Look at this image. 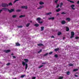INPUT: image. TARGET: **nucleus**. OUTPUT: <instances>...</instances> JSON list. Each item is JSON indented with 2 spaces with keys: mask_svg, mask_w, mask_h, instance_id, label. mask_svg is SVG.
<instances>
[{
  "mask_svg": "<svg viewBox=\"0 0 79 79\" xmlns=\"http://www.w3.org/2000/svg\"><path fill=\"white\" fill-rule=\"evenodd\" d=\"M2 10H4V11H8L10 12V13H11V12H13V11H15V9H11L10 10L6 8H4L2 9Z\"/></svg>",
  "mask_w": 79,
  "mask_h": 79,
  "instance_id": "1",
  "label": "nucleus"
},
{
  "mask_svg": "<svg viewBox=\"0 0 79 79\" xmlns=\"http://www.w3.org/2000/svg\"><path fill=\"white\" fill-rule=\"evenodd\" d=\"M22 64L23 65V66H26L25 67V69H27V67L28 66L27 65V64H26V63L24 62L23 61H22Z\"/></svg>",
  "mask_w": 79,
  "mask_h": 79,
  "instance_id": "2",
  "label": "nucleus"
},
{
  "mask_svg": "<svg viewBox=\"0 0 79 79\" xmlns=\"http://www.w3.org/2000/svg\"><path fill=\"white\" fill-rule=\"evenodd\" d=\"M2 6L3 7H5L6 6H8V5L7 4L2 3Z\"/></svg>",
  "mask_w": 79,
  "mask_h": 79,
  "instance_id": "3",
  "label": "nucleus"
},
{
  "mask_svg": "<svg viewBox=\"0 0 79 79\" xmlns=\"http://www.w3.org/2000/svg\"><path fill=\"white\" fill-rule=\"evenodd\" d=\"M71 38H73V37H74V33L73 31H72L71 32Z\"/></svg>",
  "mask_w": 79,
  "mask_h": 79,
  "instance_id": "4",
  "label": "nucleus"
},
{
  "mask_svg": "<svg viewBox=\"0 0 79 79\" xmlns=\"http://www.w3.org/2000/svg\"><path fill=\"white\" fill-rule=\"evenodd\" d=\"M55 19V17H51L48 18L49 20H53Z\"/></svg>",
  "mask_w": 79,
  "mask_h": 79,
  "instance_id": "5",
  "label": "nucleus"
},
{
  "mask_svg": "<svg viewBox=\"0 0 79 79\" xmlns=\"http://www.w3.org/2000/svg\"><path fill=\"white\" fill-rule=\"evenodd\" d=\"M4 52H5L6 53H9V52H10V50H5Z\"/></svg>",
  "mask_w": 79,
  "mask_h": 79,
  "instance_id": "6",
  "label": "nucleus"
},
{
  "mask_svg": "<svg viewBox=\"0 0 79 79\" xmlns=\"http://www.w3.org/2000/svg\"><path fill=\"white\" fill-rule=\"evenodd\" d=\"M22 8H24L25 9H27V6H22Z\"/></svg>",
  "mask_w": 79,
  "mask_h": 79,
  "instance_id": "7",
  "label": "nucleus"
},
{
  "mask_svg": "<svg viewBox=\"0 0 79 79\" xmlns=\"http://www.w3.org/2000/svg\"><path fill=\"white\" fill-rule=\"evenodd\" d=\"M61 23L62 24H64L65 23H66V22L64 20L62 21Z\"/></svg>",
  "mask_w": 79,
  "mask_h": 79,
  "instance_id": "8",
  "label": "nucleus"
},
{
  "mask_svg": "<svg viewBox=\"0 0 79 79\" xmlns=\"http://www.w3.org/2000/svg\"><path fill=\"white\" fill-rule=\"evenodd\" d=\"M43 7H44L43 6H40L39 7H38V9H41V8H43Z\"/></svg>",
  "mask_w": 79,
  "mask_h": 79,
  "instance_id": "9",
  "label": "nucleus"
},
{
  "mask_svg": "<svg viewBox=\"0 0 79 79\" xmlns=\"http://www.w3.org/2000/svg\"><path fill=\"white\" fill-rule=\"evenodd\" d=\"M39 3L40 5H44V2L41 1H40V2Z\"/></svg>",
  "mask_w": 79,
  "mask_h": 79,
  "instance_id": "10",
  "label": "nucleus"
},
{
  "mask_svg": "<svg viewBox=\"0 0 79 79\" xmlns=\"http://www.w3.org/2000/svg\"><path fill=\"white\" fill-rule=\"evenodd\" d=\"M74 6H75L74 5H73L71 6V7L72 9H73V10H74V8H73V7H74Z\"/></svg>",
  "mask_w": 79,
  "mask_h": 79,
  "instance_id": "11",
  "label": "nucleus"
},
{
  "mask_svg": "<svg viewBox=\"0 0 79 79\" xmlns=\"http://www.w3.org/2000/svg\"><path fill=\"white\" fill-rule=\"evenodd\" d=\"M24 61H25L26 63H27L28 62L29 60L27 59H24Z\"/></svg>",
  "mask_w": 79,
  "mask_h": 79,
  "instance_id": "12",
  "label": "nucleus"
},
{
  "mask_svg": "<svg viewBox=\"0 0 79 79\" xmlns=\"http://www.w3.org/2000/svg\"><path fill=\"white\" fill-rule=\"evenodd\" d=\"M67 1H68L69 2H70V3H74V1H70L69 0H67Z\"/></svg>",
  "mask_w": 79,
  "mask_h": 79,
  "instance_id": "13",
  "label": "nucleus"
},
{
  "mask_svg": "<svg viewBox=\"0 0 79 79\" xmlns=\"http://www.w3.org/2000/svg\"><path fill=\"white\" fill-rule=\"evenodd\" d=\"M78 70H79V69H75L73 70V71H74V72H75V71H77Z\"/></svg>",
  "mask_w": 79,
  "mask_h": 79,
  "instance_id": "14",
  "label": "nucleus"
},
{
  "mask_svg": "<svg viewBox=\"0 0 79 79\" xmlns=\"http://www.w3.org/2000/svg\"><path fill=\"white\" fill-rule=\"evenodd\" d=\"M16 44L17 46H20V44H19L18 43H16Z\"/></svg>",
  "mask_w": 79,
  "mask_h": 79,
  "instance_id": "15",
  "label": "nucleus"
},
{
  "mask_svg": "<svg viewBox=\"0 0 79 79\" xmlns=\"http://www.w3.org/2000/svg\"><path fill=\"white\" fill-rule=\"evenodd\" d=\"M66 31H69V28L68 27H66Z\"/></svg>",
  "mask_w": 79,
  "mask_h": 79,
  "instance_id": "16",
  "label": "nucleus"
},
{
  "mask_svg": "<svg viewBox=\"0 0 79 79\" xmlns=\"http://www.w3.org/2000/svg\"><path fill=\"white\" fill-rule=\"evenodd\" d=\"M13 4H12V3L11 2L9 3L8 6H12Z\"/></svg>",
  "mask_w": 79,
  "mask_h": 79,
  "instance_id": "17",
  "label": "nucleus"
},
{
  "mask_svg": "<svg viewBox=\"0 0 79 79\" xmlns=\"http://www.w3.org/2000/svg\"><path fill=\"white\" fill-rule=\"evenodd\" d=\"M60 10H61V9L60 8H59L58 9L56 10V11H57V12H59V11H60Z\"/></svg>",
  "mask_w": 79,
  "mask_h": 79,
  "instance_id": "18",
  "label": "nucleus"
},
{
  "mask_svg": "<svg viewBox=\"0 0 79 79\" xmlns=\"http://www.w3.org/2000/svg\"><path fill=\"white\" fill-rule=\"evenodd\" d=\"M66 20H67V21H69L71 20V19H70V18H67Z\"/></svg>",
  "mask_w": 79,
  "mask_h": 79,
  "instance_id": "19",
  "label": "nucleus"
},
{
  "mask_svg": "<svg viewBox=\"0 0 79 79\" xmlns=\"http://www.w3.org/2000/svg\"><path fill=\"white\" fill-rule=\"evenodd\" d=\"M63 5V3L61 2L60 4V8H61V7Z\"/></svg>",
  "mask_w": 79,
  "mask_h": 79,
  "instance_id": "20",
  "label": "nucleus"
},
{
  "mask_svg": "<svg viewBox=\"0 0 79 79\" xmlns=\"http://www.w3.org/2000/svg\"><path fill=\"white\" fill-rule=\"evenodd\" d=\"M61 32H58V35H61Z\"/></svg>",
  "mask_w": 79,
  "mask_h": 79,
  "instance_id": "21",
  "label": "nucleus"
},
{
  "mask_svg": "<svg viewBox=\"0 0 79 79\" xmlns=\"http://www.w3.org/2000/svg\"><path fill=\"white\" fill-rule=\"evenodd\" d=\"M41 19H40V18H37L36 20L37 21H40Z\"/></svg>",
  "mask_w": 79,
  "mask_h": 79,
  "instance_id": "22",
  "label": "nucleus"
},
{
  "mask_svg": "<svg viewBox=\"0 0 79 79\" xmlns=\"http://www.w3.org/2000/svg\"><path fill=\"white\" fill-rule=\"evenodd\" d=\"M59 48H56V49H55L54 50L55 51H56H56H58V50H59Z\"/></svg>",
  "mask_w": 79,
  "mask_h": 79,
  "instance_id": "23",
  "label": "nucleus"
},
{
  "mask_svg": "<svg viewBox=\"0 0 79 79\" xmlns=\"http://www.w3.org/2000/svg\"><path fill=\"white\" fill-rule=\"evenodd\" d=\"M51 14H52V12H49L46 14V15H50Z\"/></svg>",
  "mask_w": 79,
  "mask_h": 79,
  "instance_id": "24",
  "label": "nucleus"
},
{
  "mask_svg": "<svg viewBox=\"0 0 79 79\" xmlns=\"http://www.w3.org/2000/svg\"><path fill=\"white\" fill-rule=\"evenodd\" d=\"M41 31H43V30H44V27H41Z\"/></svg>",
  "mask_w": 79,
  "mask_h": 79,
  "instance_id": "25",
  "label": "nucleus"
},
{
  "mask_svg": "<svg viewBox=\"0 0 79 79\" xmlns=\"http://www.w3.org/2000/svg\"><path fill=\"white\" fill-rule=\"evenodd\" d=\"M38 46H42L43 45V44H38Z\"/></svg>",
  "mask_w": 79,
  "mask_h": 79,
  "instance_id": "26",
  "label": "nucleus"
},
{
  "mask_svg": "<svg viewBox=\"0 0 79 79\" xmlns=\"http://www.w3.org/2000/svg\"><path fill=\"white\" fill-rule=\"evenodd\" d=\"M24 16H25L24 15H22L19 16V18H22V17H24Z\"/></svg>",
  "mask_w": 79,
  "mask_h": 79,
  "instance_id": "27",
  "label": "nucleus"
},
{
  "mask_svg": "<svg viewBox=\"0 0 79 79\" xmlns=\"http://www.w3.org/2000/svg\"><path fill=\"white\" fill-rule=\"evenodd\" d=\"M35 26H36V27H37V26H39V25L38 24H35Z\"/></svg>",
  "mask_w": 79,
  "mask_h": 79,
  "instance_id": "28",
  "label": "nucleus"
},
{
  "mask_svg": "<svg viewBox=\"0 0 79 79\" xmlns=\"http://www.w3.org/2000/svg\"><path fill=\"white\" fill-rule=\"evenodd\" d=\"M69 66H73V64H69Z\"/></svg>",
  "mask_w": 79,
  "mask_h": 79,
  "instance_id": "29",
  "label": "nucleus"
},
{
  "mask_svg": "<svg viewBox=\"0 0 79 79\" xmlns=\"http://www.w3.org/2000/svg\"><path fill=\"white\" fill-rule=\"evenodd\" d=\"M29 25H30V23H28L26 25V26L27 27H28Z\"/></svg>",
  "mask_w": 79,
  "mask_h": 79,
  "instance_id": "30",
  "label": "nucleus"
},
{
  "mask_svg": "<svg viewBox=\"0 0 79 79\" xmlns=\"http://www.w3.org/2000/svg\"><path fill=\"white\" fill-rule=\"evenodd\" d=\"M70 73L69 72H67V75H69L70 74Z\"/></svg>",
  "mask_w": 79,
  "mask_h": 79,
  "instance_id": "31",
  "label": "nucleus"
},
{
  "mask_svg": "<svg viewBox=\"0 0 79 79\" xmlns=\"http://www.w3.org/2000/svg\"><path fill=\"white\" fill-rule=\"evenodd\" d=\"M18 27L19 28H21L23 27V26H18Z\"/></svg>",
  "mask_w": 79,
  "mask_h": 79,
  "instance_id": "32",
  "label": "nucleus"
},
{
  "mask_svg": "<svg viewBox=\"0 0 79 79\" xmlns=\"http://www.w3.org/2000/svg\"><path fill=\"white\" fill-rule=\"evenodd\" d=\"M48 53H46L45 54H44V56H47V55H48Z\"/></svg>",
  "mask_w": 79,
  "mask_h": 79,
  "instance_id": "33",
  "label": "nucleus"
},
{
  "mask_svg": "<svg viewBox=\"0 0 79 79\" xmlns=\"http://www.w3.org/2000/svg\"><path fill=\"white\" fill-rule=\"evenodd\" d=\"M12 17H13V18H16V15H14L12 16Z\"/></svg>",
  "mask_w": 79,
  "mask_h": 79,
  "instance_id": "34",
  "label": "nucleus"
},
{
  "mask_svg": "<svg viewBox=\"0 0 79 79\" xmlns=\"http://www.w3.org/2000/svg\"><path fill=\"white\" fill-rule=\"evenodd\" d=\"M53 53V52H49V55H51V54H52V53Z\"/></svg>",
  "mask_w": 79,
  "mask_h": 79,
  "instance_id": "35",
  "label": "nucleus"
},
{
  "mask_svg": "<svg viewBox=\"0 0 79 79\" xmlns=\"http://www.w3.org/2000/svg\"><path fill=\"white\" fill-rule=\"evenodd\" d=\"M58 0H56L55 1V2L56 3H57V2H58Z\"/></svg>",
  "mask_w": 79,
  "mask_h": 79,
  "instance_id": "36",
  "label": "nucleus"
},
{
  "mask_svg": "<svg viewBox=\"0 0 79 79\" xmlns=\"http://www.w3.org/2000/svg\"><path fill=\"white\" fill-rule=\"evenodd\" d=\"M35 78H36V77H32V79H35Z\"/></svg>",
  "mask_w": 79,
  "mask_h": 79,
  "instance_id": "37",
  "label": "nucleus"
},
{
  "mask_svg": "<svg viewBox=\"0 0 79 79\" xmlns=\"http://www.w3.org/2000/svg\"><path fill=\"white\" fill-rule=\"evenodd\" d=\"M25 76V75H22L21 76V77L23 78Z\"/></svg>",
  "mask_w": 79,
  "mask_h": 79,
  "instance_id": "38",
  "label": "nucleus"
},
{
  "mask_svg": "<svg viewBox=\"0 0 79 79\" xmlns=\"http://www.w3.org/2000/svg\"><path fill=\"white\" fill-rule=\"evenodd\" d=\"M43 66V65H41L39 67V68H42Z\"/></svg>",
  "mask_w": 79,
  "mask_h": 79,
  "instance_id": "39",
  "label": "nucleus"
},
{
  "mask_svg": "<svg viewBox=\"0 0 79 79\" xmlns=\"http://www.w3.org/2000/svg\"><path fill=\"white\" fill-rule=\"evenodd\" d=\"M59 6H60L59 5V4H57V6H56V8H58V7H59Z\"/></svg>",
  "mask_w": 79,
  "mask_h": 79,
  "instance_id": "40",
  "label": "nucleus"
},
{
  "mask_svg": "<svg viewBox=\"0 0 79 79\" xmlns=\"http://www.w3.org/2000/svg\"><path fill=\"white\" fill-rule=\"evenodd\" d=\"M18 1H19V0H15V1H14V3L16 2H18Z\"/></svg>",
  "mask_w": 79,
  "mask_h": 79,
  "instance_id": "41",
  "label": "nucleus"
},
{
  "mask_svg": "<svg viewBox=\"0 0 79 79\" xmlns=\"http://www.w3.org/2000/svg\"><path fill=\"white\" fill-rule=\"evenodd\" d=\"M55 57H56V58H57V57H58V55H55Z\"/></svg>",
  "mask_w": 79,
  "mask_h": 79,
  "instance_id": "42",
  "label": "nucleus"
},
{
  "mask_svg": "<svg viewBox=\"0 0 79 79\" xmlns=\"http://www.w3.org/2000/svg\"><path fill=\"white\" fill-rule=\"evenodd\" d=\"M38 23H40V24H41L42 23V21L41 22H38Z\"/></svg>",
  "mask_w": 79,
  "mask_h": 79,
  "instance_id": "43",
  "label": "nucleus"
},
{
  "mask_svg": "<svg viewBox=\"0 0 79 79\" xmlns=\"http://www.w3.org/2000/svg\"><path fill=\"white\" fill-rule=\"evenodd\" d=\"M10 63H8V64H6V65H7V66H8V65H10Z\"/></svg>",
  "mask_w": 79,
  "mask_h": 79,
  "instance_id": "44",
  "label": "nucleus"
},
{
  "mask_svg": "<svg viewBox=\"0 0 79 79\" xmlns=\"http://www.w3.org/2000/svg\"><path fill=\"white\" fill-rule=\"evenodd\" d=\"M21 11L20 10H16V11Z\"/></svg>",
  "mask_w": 79,
  "mask_h": 79,
  "instance_id": "45",
  "label": "nucleus"
},
{
  "mask_svg": "<svg viewBox=\"0 0 79 79\" xmlns=\"http://www.w3.org/2000/svg\"><path fill=\"white\" fill-rule=\"evenodd\" d=\"M76 39H79V37H76Z\"/></svg>",
  "mask_w": 79,
  "mask_h": 79,
  "instance_id": "46",
  "label": "nucleus"
},
{
  "mask_svg": "<svg viewBox=\"0 0 79 79\" xmlns=\"http://www.w3.org/2000/svg\"><path fill=\"white\" fill-rule=\"evenodd\" d=\"M42 52V50H40V51L38 52V53H40V52Z\"/></svg>",
  "mask_w": 79,
  "mask_h": 79,
  "instance_id": "47",
  "label": "nucleus"
},
{
  "mask_svg": "<svg viewBox=\"0 0 79 79\" xmlns=\"http://www.w3.org/2000/svg\"><path fill=\"white\" fill-rule=\"evenodd\" d=\"M13 58H16V57L15 56H13Z\"/></svg>",
  "mask_w": 79,
  "mask_h": 79,
  "instance_id": "48",
  "label": "nucleus"
},
{
  "mask_svg": "<svg viewBox=\"0 0 79 79\" xmlns=\"http://www.w3.org/2000/svg\"><path fill=\"white\" fill-rule=\"evenodd\" d=\"M61 14H65V13H64V12H63L61 13Z\"/></svg>",
  "mask_w": 79,
  "mask_h": 79,
  "instance_id": "49",
  "label": "nucleus"
},
{
  "mask_svg": "<svg viewBox=\"0 0 79 79\" xmlns=\"http://www.w3.org/2000/svg\"><path fill=\"white\" fill-rule=\"evenodd\" d=\"M51 38H54V36H51Z\"/></svg>",
  "mask_w": 79,
  "mask_h": 79,
  "instance_id": "50",
  "label": "nucleus"
},
{
  "mask_svg": "<svg viewBox=\"0 0 79 79\" xmlns=\"http://www.w3.org/2000/svg\"><path fill=\"white\" fill-rule=\"evenodd\" d=\"M77 3L78 4H79V1H78L77 2Z\"/></svg>",
  "mask_w": 79,
  "mask_h": 79,
  "instance_id": "51",
  "label": "nucleus"
},
{
  "mask_svg": "<svg viewBox=\"0 0 79 79\" xmlns=\"http://www.w3.org/2000/svg\"><path fill=\"white\" fill-rule=\"evenodd\" d=\"M2 11V10H0V13H1V11Z\"/></svg>",
  "mask_w": 79,
  "mask_h": 79,
  "instance_id": "52",
  "label": "nucleus"
},
{
  "mask_svg": "<svg viewBox=\"0 0 79 79\" xmlns=\"http://www.w3.org/2000/svg\"><path fill=\"white\" fill-rule=\"evenodd\" d=\"M58 15H59V14H57V16H58Z\"/></svg>",
  "mask_w": 79,
  "mask_h": 79,
  "instance_id": "53",
  "label": "nucleus"
},
{
  "mask_svg": "<svg viewBox=\"0 0 79 79\" xmlns=\"http://www.w3.org/2000/svg\"><path fill=\"white\" fill-rule=\"evenodd\" d=\"M75 76L76 77H77V75H75Z\"/></svg>",
  "mask_w": 79,
  "mask_h": 79,
  "instance_id": "54",
  "label": "nucleus"
},
{
  "mask_svg": "<svg viewBox=\"0 0 79 79\" xmlns=\"http://www.w3.org/2000/svg\"><path fill=\"white\" fill-rule=\"evenodd\" d=\"M64 39H65V38L64 37L63 38V40H64Z\"/></svg>",
  "mask_w": 79,
  "mask_h": 79,
  "instance_id": "55",
  "label": "nucleus"
},
{
  "mask_svg": "<svg viewBox=\"0 0 79 79\" xmlns=\"http://www.w3.org/2000/svg\"><path fill=\"white\" fill-rule=\"evenodd\" d=\"M30 23H32V21H30Z\"/></svg>",
  "mask_w": 79,
  "mask_h": 79,
  "instance_id": "56",
  "label": "nucleus"
},
{
  "mask_svg": "<svg viewBox=\"0 0 79 79\" xmlns=\"http://www.w3.org/2000/svg\"><path fill=\"white\" fill-rule=\"evenodd\" d=\"M13 79H16V78H13Z\"/></svg>",
  "mask_w": 79,
  "mask_h": 79,
  "instance_id": "57",
  "label": "nucleus"
},
{
  "mask_svg": "<svg viewBox=\"0 0 79 79\" xmlns=\"http://www.w3.org/2000/svg\"><path fill=\"white\" fill-rule=\"evenodd\" d=\"M12 55H13V54H12Z\"/></svg>",
  "mask_w": 79,
  "mask_h": 79,
  "instance_id": "58",
  "label": "nucleus"
},
{
  "mask_svg": "<svg viewBox=\"0 0 79 79\" xmlns=\"http://www.w3.org/2000/svg\"><path fill=\"white\" fill-rule=\"evenodd\" d=\"M28 0L29 1V0Z\"/></svg>",
  "mask_w": 79,
  "mask_h": 79,
  "instance_id": "59",
  "label": "nucleus"
}]
</instances>
